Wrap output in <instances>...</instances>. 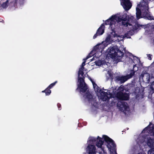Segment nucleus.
<instances>
[{"mask_svg":"<svg viewBox=\"0 0 154 154\" xmlns=\"http://www.w3.org/2000/svg\"><path fill=\"white\" fill-rule=\"evenodd\" d=\"M84 69V66H82L81 65V67L79 69L78 74V82L79 83L78 85V88H79L80 92L83 93L85 92L88 89L87 85L85 82V77L84 75V72H83Z\"/></svg>","mask_w":154,"mask_h":154,"instance_id":"nucleus-1","label":"nucleus"},{"mask_svg":"<svg viewBox=\"0 0 154 154\" xmlns=\"http://www.w3.org/2000/svg\"><path fill=\"white\" fill-rule=\"evenodd\" d=\"M103 138L106 143V146L110 152L111 154H113L114 152L116 153V145L114 140L107 135H103Z\"/></svg>","mask_w":154,"mask_h":154,"instance_id":"nucleus-2","label":"nucleus"},{"mask_svg":"<svg viewBox=\"0 0 154 154\" xmlns=\"http://www.w3.org/2000/svg\"><path fill=\"white\" fill-rule=\"evenodd\" d=\"M108 54L112 59H114L116 57L121 58L124 55V53L118 49H116L113 47L109 48L107 50Z\"/></svg>","mask_w":154,"mask_h":154,"instance_id":"nucleus-3","label":"nucleus"},{"mask_svg":"<svg viewBox=\"0 0 154 154\" xmlns=\"http://www.w3.org/2000/svg\"><path fill=\"white\" fill-rule=\"evenodd\" d=\"M116 97L120 100H128L129 98V91L128 90H125V92L124 91H119L116 94Z\"/></svg>","mask_w":154,"mask_h":154,"instance_id":"nucleus-4","label":"nucleus"},{"mask_svg":"<svg viewBox=\"0 0 154 154\" xmlns=\"http://www.w3.org/2000/svg\"><path fill=\"white\" fill-rule=\"evenodd\" d=\"M147 2L146 0H143L138 4L136 10H148Z\"/></svg>","mask_w":154,"mask_h":154,"instance_id":"nucleus-5","label":"nucleus"},{"mask_svg":"<svg viewBox=\"0 0 154 154\" xmlns=\"http://www.w3.org/2000/svg\"><path fill=\"white\" fill-rule=\"evenodd\" d=\"M121 4L125 10H129L132 5L130 0H120Z\"/></svg>","mask_w":154,"mask_h":154,"instance_id":"nucleus-6","label":"nucleus"},{"mask_svg":"<svg viewBox=\"0 0 154 154\" xmlns=\"http://www.w3.org/2000/svg\"><path fill=\"white\" fill-rule=\"evenodd\" d=\"M117 18V17L116 15L112 16L109 19L105 21L104 24L106 25H109L110 26H112V25L115 24Z\"/></svg>","mask_w":154,"mask_h":154,"instance_id":"nucleus-7","label":"nucleus"},{"mask_svg":"<svg viewBox=\"0 0 154 154\" xmlns=\"http://www.w3.org/2000/svg\"><path fill=\"white\" fill-rule=\"evenodd\" d=\"M104 25L103 23L102 24L97 30L96 33L94 35L93 38L95 39L97 36L102 35L104 32Z\"/></svg>","mask_w":154,"mask_h":154,"instance_id":"nucleus-8","label":"nucleus"},{"mask_svg":"<svg viewBox=\"0 0 154 154\" xmlns=\"http://www.w3.org/2000/svg\"><path fill=\"white\" fill-rule=\"evenodd\" d=\"M101 93V97L102 100L103 101L108 100L111 98V94L109 92H105L102 91Z\"/></svg>","mask_w":154,"mask_h":154,"instance_id":"nucleus-9","label":"nucleus"},{"mask_svg":"<svg viewBox=\"0 0 154 154\" xmlns=\"http://www.w3.org/2000/svg\"><path fill=\"white\" fill-rule=\"evenodd\" d=\"M104 48V47L103 44H100L97 45L94 47L92 51L94 52V54H96L97 52H100L102 53Z\"/></svg>","mask_w":154,"mask_h":154,"instance_id":"nucleus-10","label":"nucleus"},{"mask_svg":"<svg viewBox=\"0 0 154 154\" xmlns=\"http://www.w3.org/2000/svg\"><path fill=\"white\" fill-rule=\"evenodd\" d=\"M102 138L101 137H100L99 136H98V140L97 141L96 143V146L99 148H100L102 150V151H103L104 152V154H107L106 152H105L103 148H102V146L103 145L104 142L102 140Z\"/></svg>","mask_w":154,"mask_h":154,"instance_id":"nucleus-11","label":"nucleus"},{"mask_svg":"<svg viewBox=\"0 0 154 154\" xmlns=\"http://www.w3.org/2000/svg\"><path fill=\"white\" fill-rule=\"evenodd\" d=\"M126 104V103L124 102L119 101L117 103V106L120 110H125L127 108Z\"/></svg>","mask_w":154,"mask_h":154,"instance_id":"nucleus-12","label":"nucleus"},{"mask_svg":"<svg viewBox=\"0 0 154 154\" xmlns=\"http://www.w3.org/2000/svg\"><path fill=\"white\" fill-rule=\"evenodd\" d=\"M142 132H150L151 135L154 136V125H153L151 127L149 125L146 127L142 131Z\"/></svg>","mask_w":154,"mask_h":154,"instance_id":"nucleus-13","label":"nucleus"},{"mask_svg":"<svg viewBox=\"0 0 154 154\" xmlns=\"http://www.w3.org/2000/svg\"><path fill=\"white\" fill-rule=\"evenodd\" d=\"M86 150L88 153L95 152L96 150L95 146L94 144L88 143Z\"/></svg>","mask_w":154,"mask_h":154,"instance_id":"nucleus-14","label":"nucleus"},{"mask_svg":"<svg viewBox=\"0 0 154 154\" xmlns=\"http://www.w3.org/2000/svg\"><path fill=\"white\" fill-rule=\"evenodd\" d=\"M128 79L126 76H118L116 78V81H120L121 83H124Z\"/></svg>","mask_w":154,"mask_h":154,"instance_id":"nucleus-15","label":"nucleus"},{"mask_svg":"<svg viewBox=\"0 0 154 154\" xmlns=\"http://www.w3.org/2000/svg\"><path fill=\"white\" fill-rule=\"evenodd\" d=\"M147 145L150 148H154V139L151 137L148 138Z\"/></svg>","mask_w":154,"mask_h":154,"instance_id":"nucleus-16","label":"nucleus"},{"mask_svg":"<svg viewBox=\"0 0 154 154\" xmlns=\"http://www.w3.org/2000/svg\"><path fill=\"white\" fill-rule=\"evenodd\" d=\"M146 27V25H140L137 23L133 26V29L134 30H136L140 29L141 28H145Z\"/></svg>","mask_w":154,"mask_h":154,"instance_id":"nucleus-17","label":"nucleus"},{"mask_svg":"<svg viewBox=\"0 0 154 154\" xmlns=\"http://www.w3.org/2000/svg\"><path fill=\"white\" fill-rule=\"evenodd\" d=\"M98 140V137L97 138L92 137L89 138V139L88 141V143L89 144H94L96 143Z\"/></svg>","mask_w":154,"mask_h":154,"instance_id":"nucleus-18","label":"nucleus"},{"mask_svg":"<svg viewBox=\"0 0 154 154\" xmlns=\"http://www.w3.org/2000/svg\"><path fill=\"white\" fill-rule=\"evenodd\" d=\"M136 66V65H134L133 69L132 70H131L130 73L126 76L128 79L131 78L134 75L136 71L134 70V68Z\"/></svg>","mask_w":154,"mask_h":154,"instance_id":"nucleus-19","label":"nucleus"},{"mask_svg":"<svg viewBox=\"0 0 154 154\" xmlns=\"http://www.w3.org/2000/svg\"><path fill=\"white\" fill-rule=\"evenodd\" d=\"M85 98L88 99L89 101H92L93 99V96L88 91H87L85 94Z\"/></svg>","mask_w":154,"mask_h":154,"instance_id":"nucleus-20","label":"nucleus"},{"mask_svg":"<svg viewBox=\"0 0 154 154\" xmlns=\"http://www.w3.org/2000/svg\"><path fill=\"white\" fill-rule=\"evenodd\" d=\"M8 6V1L7 0L5 2L3 3L0 6V9H5Z\"/></svg>","mask_w":154,"mask_h":154,"instance_id":"nucleus-21","label":"nucleus"},{"mask_svg":"<svg viewBox=\"0 0 154 154\" xmlns=\"http://www.w3.org/2000/svg\"><path fill=\"white\" fill-rule=\"evenodd\" d=\"M141 10H136L137 12L136 13V16L137 19L138 20L139 19L142 17L141 16Z\"/></svg>","mask_w":154,"mask_h":154,"instance_id":"nucleus-22","label":"nucleus"},{"mask_svg":"<svg viewBox=\"0 0 154 154\" xmlns=\"http://www.w3.org/2000/svg\"><path fill=\"white\" fill-rule=\"evenodd\" d=\"M42 92L45 93L46 95L48 96L51 93V91L49 90L47 88L45 90L43 91Z\"/></svg>","mask_w":154,"mask_h":154,"instance_id":"nucleus-23","label":"nucleus"},{"mask_svg":"<svg viewBox=\"0 0 154 154\" xmlns=\"http://www.w3.org/2000/svg\"><path fill=\"white\" fill-rule=\"evenodd\" d=\"M145 14V15L144 16L145 17H146L149 20H152L153 19L152 17L150 16L149 15V14H148L147 12H144V14Z\"/></svg>","mask_w":154,"mask_h":154,"instance_id":"nucleus-24","label":"nucleus"},{"mask_svg":"<svg viewBox=\"0 0 154 154\" xmlns=\"http://www.w3.org/2000/svg\"><path fill=\"white\" fill-rule=\"evenodd\" d=\"M128 22L129 23H133L134 21V17L133 16L129 17L128 15Z\"/></svg>","mask_w":154,"mask_h":154,"instance_id":"nucleus-25","label":"nucleus"},{"mask_svg":"<svg viewBox=\"0 0 154 154\" xmlns=\"http://www.w3.org/2000/svg\"><path fill=\"white\" fill-rule=\"evenodd\" d=\"M57 82V81H56L54 82L51 84L49 86L47 87L50 90V89L53 88L55 84Z\"/></svg>","mask_w":154,"mask_h":154,"instance_id":"nucleus-26","label":"nucleus"},{"mask_svg":"<svg viewBox=\"0 0 154 154\" xmlns=\"http://www.w3.org/2000/svg\"><path fill=\"white\" fill-rule=\"evenodd\" d=\"M141 77L142 79L144 78L145 76H149V74H148L147 72L143 73V72L141 74Z\"/></svg>","mask_w":154,"mask_h":154,"instance_id":"nucleus-27","label":"nucleus"},{"mask_svg":"<svg viewBox=\"0 0 154 154\" xmlns=\"http://www.w3.org/2000/svg\"><path fill=\"white\" fill-rule=\"evenodd\" d=\"M122 25H123L124 26L126 25V26H128V25H131V24H130L129 23H128V22L125 21H122Z\"/></svg>","mask_w":154,"mask_h":154,"instance_id":"nucleus-28","label":"nucleus"},{"mask_svg":"<svg viewBox=\"0 0 154 154\" xmlns=\"http://www.w3.org/2000/svg\"><path fill=\"white\" fill-rule=\"evenodd\" d=\"M148 152V154H154V147L151 148Z\"/></svg>","mask_w":154,"mask_h":154,"instance_id":"nucleus-29","label":"nucleus"},{"mask_svg":"<svg viewBox=\"0 0 154 154\" xmlns=\"http://www.w3.org/2000/svg\"><path fill=\"white\" fill-rule=\"evenodd\" d=\"M150 88L152 91L154 92V81L152 82L150 86Z\"/></svg>","mask_w":154,"mask_h":154,"instance_id":"nucleus-30","label":"nucleus"},{"mask_svg":"<svg viewBox=\"0 0 154 154\" xmlns=\"http://www.w3.org/2000/svg\"><path fill=\"white\" fill-rule=\"evenodd\" d=\"M122 21H125L128 22V15L126 16L125 17V18H123L122 17Z\"/></svg>","mask_w":154,"mask_h":154,"instance_id":"nucleus-31","label":"nucleus"},{"mask_svg":"<svg viewBox=\"0 0 154 154\" xmlns=\"http://www.w3.org/2000/svg\"><path fill=\"white\" fill-rule=\"evenodd\" d=\"M95 64L97 66H100L101 64V61H96L95 62Z\"/></svg>","mask_w":154,"mask_h":154,"instance_id":"nucleus-32","label":"nucleus"},{"mask_svg":"<svg viewBox=\"0 0 154 154\" xmlns=\"http://www.w3.org/2000/svg\"><path fill=\"white\" fill-rule=\"evenodd\" d=\"M92 84L93 85V87L95 90H96V88L98 86L94 82H93Z\"/></svg>","mask_w":154,"mask_h":154,"instance_id":"nucleus-33","label":"nucleus"},{"mask_svg":"<svg viewBox=\"0 0 154 154\" xmlns=\"http://www.w3.org/2000/svg\"><path fill=\"white\" fill-rule=\"evenodd\" d=\"M96 90L97 92H100L101 91V90L98 86L96 88V90Z\"/></svg>","mask_w":154,"mask_h":154,"instance_id":"nucleus-34","label":"nucleus"},{"mask_svg":"<svg viewBox=\"0 0 154 154\" xmlns=\"http://www.w3.org/2000/svg\"><path fill=\"white\" fill-rule=\"evenodd\" d=\"M57 105L59 110H60L62 108L61 104L59 103H57Z\"/></svg>","mask_w":154,"mask_h":154,"instance_id":"nucleus-35","label":"nucleus"},{"mask_svg":"<svg viewBox=\"0 0 154 154\" xmlns=\"http://www.w3.org/2000/svg\"><path fill=\"white\" fill-rule=\"evenodd\" d=\"M117 20L118 22H120L122 21V18H120L119 17H118L117 18V20Z\"/></svg>","mask_w":154,"mask_h":154,"instance_id":"nucleus-36","label":"nucleus"},{"mask_svg":"<svg viewBox=\"0 0 154 154\" xmlns=\"http://www.w3.org/2000/svg\"><path fill=\"white\" fill-rule=\"evenodd\" d=\"M90 54H89L85 58V59H84V60H87L88 59L89 57H90L91 56L90 55Z\"/></svg>","mask_w":154,"mask_h":154,"instance_id":"nucleus-37","label":"nucleus"},{"mask_svg":"<svg viewBox=\"0 0 154 154\" xmlns=\"http://www.w3.org/2000/svg\"><path fill=\"white\" fill-rule=\"evenodd\" d=\"M90 54H89L85 58V59H84V60H87L88 59L89 57H90L91 56L90 55Z\"/></svg>","mask_w":154,"mask_h":154,"instance_id":"nucleus-38","label":"nucleus"},{"mask_svg":"<svg viewBox=\"0 0 154 154\" xmlns=\"http://www.w3.org/2000/svg\"><path fill=\"white\" fill-rule=\"evenodd\" d=\"M125 37H127L128 38H131V37L130 36H129L128 35V33H127L125 34Z\"/></svg>","mask_w":154,"mask_h":154,"instance_id":"nucleus-39","label":"nucleus"},{"mask_svg":"<svg viewBox=\"0 0 154 154\" xmlns=\"http://www.w3.org/2000/svg\"><path fill=\"white\" fill-rule=\"evenodd\" d=\"M151 55H150V54H148V59L149 60H151V59H152V58L151 57Z\"/></svg>","mask_w":154,"mask_h":154,"instance_id":"nucleus-40","label":"nucleus"},{"mask_svg":"<svg viewBox=\"0 0 154 154\" xmlns=\"http://www.w3.org/2000/svg\"><path fill=\"white\" fill-rule=\"evenodd\" d=\"M85 62H86V61H83L82 62L81 65L82 66H84L85 65Z\"/></svg>","mask_w":154,"mask_h":154,"instance_id":"nucleus-41","label":"nucleus"},{"mask_svg":"<svg viewBox=\"0 0 154 154\" xmlns=\"http://www.w3.org/2000/svg\"><path fill=\"white\" fill-rule=\"evenodd\" d=\"M88 154H96V152L88 153Z\"/></svg>","mask_w":154,"mask_h":154,"instance_id":"nucleus-42","label":"nucleus"},{"mask_svg":"<svg viewBox=\"0 0 154 154\" xmlns=\"http://www.w3.org/2000/svg\"><path fill=\"white\" fill-rule=\"evenodd\" d=\"M0 22H2L3 23H4V21L3 20L0 19Z\"/></svg>","mask_w":154,"mask_h":154,"instance_id":"nucleus-43","label":"nucleus"},{"mask_svg":"<svg viewBox=\"0 0 154 154\" xmlns=\"http://www.w3.org/2000/svg\"><path fill=\"white\" fill-rule=\"evenodd\" d=\"M114 33H115V34L114 35L113 37H117V35L116 33H115V32H114Z\"/></svg>","mask_w":154,"mask_h":154,"instance_id":"nucleus-44","label":"nucleus"},{"mask_svg":"<svg viewBox=\"0 0 154 154\" xmlns=\"http://www.w3.org/2000/svg\"><path fill=\"white\" fill-rule=\"evenodd\" d=\"M129 55L130 56H133V55L131 53H129Z\"/></svg>","mask_w":154,"mask_h":154,"instance_id":"nucleus-45","label":"nucleus"},{"mask_svg":"<svg viewBox=\"0 0 154 154\" xmlns=\"http://www.w3.org/2000/svg\"><path fill=\"white\" fill-rule=\"evenodd\" d=\"M90 80L91 81V82H92V83H93V82H94L93 80L91 78H90Z\"/></svg>","mask_w":154,"mask_h":154,"instance_id":"nucleus-46","label":"nucleus"},{"mask_svg":"<svg viewBox=\"0 0 154 154\" xmlns=\"http://www.w3.org/2000/svg\"><path fill=\"white\" fill-rule=\"evenodd\" d=\"M137 154H143L142 152H139Z\"/></svg>","mask_w":154,"mask_h":154,"instance_id":"nucleus-47","label":"nucleus"},{"mask_svg":"<svg viewBox=\"0 0 154 154\" xmlns=\"http://www.w3.org/2000/svg\"><path fill=\"white\" fill-rule=\"evenodd\" d=\"M153 43L154 45V37L153 38Z\"/></svg>","mask_w":154,"mask_h":154,"instance_id":"nucleus-48","label":"nucleus"},{"mask_svg":"<svg viewBox=\"0 0 154 154\" xmlns=\"http://www.w3.org/2000/svg\"><path fill=\"white\" fill-rule=\"evenodd\" d=\"M136 91H134V93H135V94H136V93H137V92H136Z\"/></svg>","mask_w":154,"mask_h":154,"instance_id":"nucleus-49","label":"nucleus"},{"mask_svg":"<svg viewBox=\"0 0 154 154\" xmlns=\"http://www.w3.org/2000/svg\"><path fill=\"white\" fill-rule=\"evenodd\" d=\"M101 152H99V153L100 154V153H101Z\"/></svg>","mask_w":154,"mask_h":154,"instance_id":"nucleus-50","label":"nucleus"},{"mask_svg":"<svg viewBox=\"0 0 154 154\" xmlns=\"http://www.w3.org/2000/svg\"><path fill=\"white\" fill-rule=\"evenodd\" d=\"M136 57L137 58H138L137 57Z\"/></svg>","mask_w":154,"mask_h":154,"instance_id":"nucleus-51","label":"nucleus"}]
</instances>
